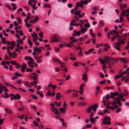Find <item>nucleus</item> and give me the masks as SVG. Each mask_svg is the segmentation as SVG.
<instances>
[{"label": "nucleus", "mask_w": 129, "mask_h": 129, "mask_svg": "<svg viewBox=\"0 0 129 129\" xmlns=\"http://www.w3.org/2000/svg\"><path fill=\"white\" fill-rule=\"evenodd\" d=\"M80 14V12L79 11H76L75 12L74 14L75 15H79Z\"/></svg>", "instance_id": "60"}, {"label": "nucleus", "mask_w": 129, "mask_h": 129, "mask_svg": "<svg viewBox=\"0 0 129 129\" xmlns=\"http://www.w3.org/2000/svg\"><path fill=\"white\" fill-rule=\"evenodd\" d=\"M111 94H113L114 96H117L119 95V93L117 92H111L110 93Z\"/></svg>", "instance_id": "18"}, {"label": "nucleus", "mask_w": 129, "mask_h": 129, "mask_svg": "<svg viewBox=\"0 0 129 129\" xmlns=\"http://www.w3.org/2000/svg\"><path fill=\"white\" fill-rule=\"evenodd\" d=\"M11 63L13 65H16L17 64L16 62L14 61H11Z\"/></svg>", "instance_id": "42"}, {"label": "nucleus", "mask_w": 129, "mask_h": 129, "mask_svg": "<svg viewBox=\"0 0 129 129\" xmlns=\"http://www.w3.org/2000/svg\"><path fill=\"white\" fill-rule=\"evenodd\" d=\"M87 77V74L86 73L84 74L82 76V79L85 82H87L88 80Z\"/></svg>", "instance_id": "4"}, {"label": "nucleus", "mask_w": 129, "mask_h": 129, "mask_svg": "<svg viewBox=\"0 0 129 129\" xmlns=\"http://www.w3.org/2000/svg\"><path fill=\"white\" fill-rule=\"evenodd\" d=\"M59 63H60L61 65V69L62 70H63V68L66 65V63L64 62H62L61 61H59Z\"/></svg>", "instance_id": "11"}, {"label": "nucleus", "mask_w": 129, "mask_h": 129, "mask_svg": "<svg viewBox=\"0 0 129 129\" xmlns=\"http://www.w3.org/2000/svg\"><path fill=\"white\" fill-rule=\"evenodd\" d=\"M110 113V112L109 111H108L107 109H105L104 110V113Z\"/></svg>", "instance_id": "61"}, {"label": "nucleus", "mask_w": 129, "mask_h": 129, "mask_svg": "<svg viewBox=\"0 0 129 129\" xmlns=\"http://www.w3.org/2000/svg\"><path fill=\"white\" fill-rule=\"evenodd\" d=\"M35 64V63L34 62V61H28L27 62V64L28 65H29V64Z\"/></svg>", "instance_id": "36"}, {"label": "nucleus", "mask_w": 129, "mask_h": 129, "mask_svg": "<svg viewBox=\"0 0 129 129\" xmlns=\"http://www.w3.org/2000/svg\"><path fill=\"white\" fill-rule=\"evenodd\" d=\"M91 126V124H86V128H90Z\"/></svg>", "instance_id": "56"}, {"label": "nucleus", "mask_w": 129, "mask_h": 129, "mask_svg": "<svg viewBox=\"0 0 129 129\" xmlns=\"http://www.w3.org/2000/svg\"><path fill=\"white\" fill-rule=\"evenodd\" d=\"M73 95L72 96V98H73L74 97H76L78 96V95L77 94V93H73Z\"/></svg>", "instance_id": "51"}, {"label": "nucleus", "mask_w": 129, "mask_h": 129, "mask_svg": "<svg viewBox=\"0 0 129 129\" xmlns=\"http://www.w3.org/2000/svg\"><path fill=\"white\" fill-rule=\"evenodd\" d=\"M6 85H7L15 89H16V90L17 89V88H16L15 86L13 85H11L9 83H6Z\"/></svg>", "instance_id": "15"}, {"label": "nucleus", "mask_w": 129, "mask_h": 129, "mask_svg": "<svg viewBox=\"0 0 129 129\" xmlns=\"http://www.w3.org/2000/svg\"><path fill=\"white\" fill-rule=\"evenodd\" d=\"M129 71V68L127 67V69H126V70L125 71L123 72V75H124L126 73V72L127 71Z\"/></svg>", "instance_id": "48"}, {"label": "nucleus", "mask_w": 129, "mask_h": 129, "mask_svg": "<svg viewBox=\"0 0 129 129\" xmlns=\"http://www.w3.org/2000/svg\"><path fill=\"white\" fill-rule=\"evenodd\" d=\"M35 22H36L37 21L39 20V18L37 16H35V19H34Z\"/></svg>", "instance_id": "26"}, {"label": "nucleus", "mask_w": 129, "mask_h": 129, "mask_svg": "<svg viewBox=\"0 0 129 129\" xmlns=\"http://www.w3.org/2000/svg\"><path fill=\"white\" fill-rule=\"evenodd\" d=\"M38 83V82L37 81H35V80H34L33 82H29V85L30 86V87H31V86L35 84H36Z\"/></svg>", "instance_id": "7"}, {"label": "nucleus", "mask_w": 129, "mask_h": 129, "mask_svg": "<svg viewBox=\"0 0 129 129\" xmlns=\"http://www.w3.org/2000/svg\"><path fill=\"white\" fill-rule=\"evenodd\" d=\"M110 120L111 119L109 116L107 117V116H105L103 121L102 123L103 124L105 125H110L111 124Z\"/></svg>", "instance_id": "1"}, {"label": "nucleus", "mask_w": 129, "mask_h": 129, "mask_svg": "<svg viewBox=\"0 0 129 129\" xmlns=\"http://www.w3.org/2000/svg\"><path fill=\"white\" fill-rule=\"evenodd\" d=\"M73 19H74L73 20L75 21V22H77L79 20V18L77 16H75L74 18Z\"/></svg>", "instance_id": "32"}, {"label": "nucleus", "mask_w": 129, "mask_h": 129, "mask_svg": "<svg viewBox=\"0 0 129 129\" xmlns=\"http://www.w3.org/2000/svg\"><path fill=\"white\" fill-rule=\"evenodd\" d=\"M98 104H95L92 106H90L91 108V109H96L98 108Z\"/></svg>", "instance_id": "8"}, {"label": "nucleus", "mask_w": 129, "mask_h": 129, "mask_svg": "<svg viewBox=\"0 0 129 129\" xmlns=\"http://www.w3.org/2000/svg\"><path fill=\"white\" fill-rule=\"evenodd\" d=\"M55 51L56 52H59V49L58 47H54Z\"/></svg>", "instance_id": "53"}, {"label": "nucleus", "mask_w": 129, "mask_h": 129, "mask_svg": "<svg viewBox=\"0 0 129 129\" xmlns=\"http://www.w3.org/2000/svg\"><path fill=\"white\" fill-rule=\"evenodd\" d=\"M104 59L107 62H109L110 58L107 56H106L104 57Z\"/></svg>", "instance_id": "14"}, {"label": "nucleus", "mask_w": 129, "mask_h": 129, "mask_svg": "<svg viewBox=\"0 0 129 129\" xmlns=\"http://www.w3.org/2000/svg\"><path fill=\"white\" fill-rule=\"evenodd\" d=\"M75 22V21L74 20H73L71 22H70V25L71 26H73V25L74 24V23Z\"/></svg>", "instance_id": "45"}, {"label": "nucleus", "mask_w": 129, "mask_h": 129, "mask_svg": "<svg viewBox=\"0 0 129 129\" xmlns=\"http://www.w3.org/2000/svg\"><path fill=\"white\" fill-rule=\"evenodd\" d=\"M71 43H70V42H69L68 44H66V45L67 46L69 47H72V44H71Z\"/></svg>", "instance_id": "40"}, {"label": "nucleus", "mask_w": 129, "mask_h": 129, "mask_svg": "<svg viewBox=\"0 0 129 129\" xmlns=\"http://www.w3.org/2000/svg\"><path fill=\"white\" fill-rule=\"evenodd\" d=\"M54 42H58L59 41V39L58 37H55L53 39Z\"/></svg>", "instance_id": "22"}, {"label": "nucleus", "mask_w": 129, "mask_h": 129, "mask_svg": "<svg viewBox=\"0 0 129 129\" xmlns=\"http://www.w3.org/2000/svg\"><path fill=\"white\" fill-rule=\"evenodd\" d=\"M2 41L3 44H5L6 43V38L5 37H3L2 39Z\"/></svg>", "instance_id": "24"}, {"label": "nucleus", "mask_w": 129, "mask_h": 129, "mask_svg": "<svg viewBox=\"0 0 129 129\" xmlns=\"http://www.w3.org/2000/svg\"><path fill=\"white\" fill-rule=\"evenodd\" d=\"M86 104L84 102H79L77 103V106L79 107L82 106L86 105Z\"/></svg>", "instance_id": "5"}, {"label": "nucleus", "mask_w": 129, "mask_h": 129, "mask_svg": "<svg viewBox=\"0 0 129 129\" xmlns=\"http://www.w3.org/2000/svg\"><path fill=\"white\" fill-rule=\"evenodd\" d=\"M84 26L85 27L89 28L90 26V24L89 23H87L84 24Z\"/></svg>", "instance_id": "39"}, {"label": "nucleus", "mask_w": 129, "mask_h": 129, "mask_svg": "<svg viewBox=\"0 0 129 129\" xmlns=\"http://www.w3.org/2000/svg\"><path fill=\"white\" fill-rule=\"evenodd\" d=\"M80 3H83V4H84L85 5H87L88 3L87 2V1H86V0L81 1L80 2Z\"/></svg>", "instance_id": "20"}, {"label": "nucleus", "mask_w": 129, "mask_h": 129, "mask_svg": "<svg viewBox=\"0 0 129 129\" xmlns=\"http://www.w3.org/2000/svg\"><path fill=\"white\" fill-rule=\"evenodd\" d=\"M98 60L100 61V62L101 64H104L105 63V61L102 58H100Z\"/></svg>", "instance_id": "29"}, {"label": "nucleus", "mask_w": 129, "mask_h": 129, "mask_svg": "<svg viewBox=\"0 0 129 129\" xmlns=\"http://www.w3.org/2000/svg\"><path fill=\"white\" fill-rule=\"evenodd\" d=\"M36 4H34L32 6V7L34 10H36L37 9V7H36Z\"/></svg>", "instance_id": "43"}, {"label": "nucleus", "mask_w": 129, "mask_h": 129, "mask_svg": "<svg viewBox=\"0 0 129 129\" xmlns=\"http://www.w3.org/2000/svg\"><path fill=\"white\" fill-rule=\"evenodd\" d=\"M33 71V69H29L27 68L26 69V71L27 72H32Z\"/></svg>", "instance_id": "44"}, {"label": "nucleus", "mask_w": 129, "mask_h": 129, "mask_svg": "<svg viewBox=\"0 0 129 129\" xmlns=\"http://www.w3.org/2000/svg\"><path fill=\"white\" fill-rule=\"evenodd\" d=\"M36 93L37 94H39L40 95V96L42 98L43 97L44 95L42 93H40L38 91H37L36 92Z\"/></svg>", "instance_id": "28"}, {"label": "nucleus", "mask_w": 129, "mask_h": 129, "mask_svg": "<svg viewBox=\"0 0 129 129\" xmlns=\"http://www.w3.org/2000/svg\"><path fill=\"white\" fill-rule=\"evenodd\" d=\"M118 58L122 62H123L125 63H127L128 62V59L126 58H124L120 57H118Z\"/></svg>", "instance_id": "3"}, {"label": "nucleus", "mask_w": 129, "mask_h": 129, "mask_svg": "<svg viewBox=\"0 0 129 129\" xmlns=\"http://www.w3.org/2000/svg\"><path fill=\"white\" fill-rule=\"evenodd\" d=\"M17 20L18 22L19 23H21V18L19 17H18L17 18Z\"/></svg>", "instance_id": "38"}, {"label": "nucleus", "mask_w": 129, "mask_h": 129, "mask_svg": "<svg viewBox=\"0 0 129 129\" xmlns=\"http://www.w3.org/2000/svg\"><path fill=\"white\" fill-rule=\"evenodd\" d=\"M11 46L12 47H14V46L16 44V42L14 41H12L11 42Z\"/></svg>", "instance_id": "54"}, {"label": "nucleus", "mask_w": 129, "mask_h": 129, "mask_svg": "<svg viewBox=\"0 0 129 129\" xmlns=\"http://www.w3.org/2000/svg\"><path fill=\"white\" fill-rule=\"evenodd\" d=\"M96 89L97 90V92H98L100 90V87L99 86H98L96 87Z\"/></svg>", "instance_id": "63"}, {"label": "nucleus", "mask_w": 129, "mask_h": 129, "mask_svg": "<svg viewBox=\"0 0 129 129\" xmlns=\"http://www.w3.org/2000/svg\"><path fill=\"white\" fill-rule=\"evenodd\" d=\"M68 60V58L67 57H64L63 60L64 61H67Z\"/></svg>", "instance_id": "55"}, {"label": "nucleus", "mask_w": 129, "mask_h": 129, "mask_svg": "<svg viewBox=\"0 0 129 129\" xmlns=\"http://www.w3.org/2000/svg\"><path fill=\"white\" fill-rule=\"evenodd\" d=\"M5 111L7 112L9 114H11L13 113L12 111L10 109L6 108L5 109Z\"/></svg>", "instance_id": "9"}, {"label": "nucleus", "mask_w": 129, "mask_h": 129, "mask_svg": "<svg viewBox=\"0 0 129 129\" xmlns=\"http://www.w3.org/2000/svg\"><path fill=\"white\" fill-rule=\"evenodd\" d=\"M16 96L15 95V98L16 100H19L20 98V95L18 93H16L15 94Z\"/></svg>", "instance_id": "12"}, {"label": "nucleus", "mask_w": 129, "mask_h": 129, "mask_svg": "<svg viewBox=\"0 0 129 129\" xmlns=\"http://www.w3.org/2000/svg\"><path fill=\"white\" fill-rule=\"evenodd\" d=\"M117 36H118V38L117 40L118 41H120L121 39H122V36H119L118 35H117Z\"/></svg>", "instance_id": "41"}, {"label": "nucleus", "mask_w": 129, "mask_h": 129, "mask_svg": "<svg viewBox=\"0 0 129 129\" xmlns=\"http://www.w3.org/2000/svg\"><path fill=\"white\" fill-rule=\"evenodd\" d=\"M32 25L30 24H29L28 23L25 25V26L28 28L31 27V26H32Z\"/></svg>", "instance_id": "64"}, {"label": "nucleus", "mask_w": 129, "mask_h": 129, "mask_svg": "<svg viewBox=\"0 0 129 129\" xmlns=\"http://www.w3.org/2000/svg\"><path fill=\"white\" fill-rule=\"evenodd\" d=\"M124 93L125 96H126L128 94V92L126 90H125L124 91Z\"/></svg>", "instance_id": "59"}, {"label": "nucleus", "mask_w": 129, "mask_h": 129, "mask_svg": "<svg viewBox=\"0 0 129 129\" xmlns=\"http://www.w3.org/2000/svg\"><path fill=\"white\" fill-rule=\"evenodd\" d=\"M33 33H34L33 35H32L31 36L32 37L34 38V37H37L38 36V34L36 33H35L34 32H33Z\"/></svg>", "instance_id": "27"}, {"label": "nucleus", "mask_w": 129, "mask_h": 129, "mask_svg": "<svg viewBox=\"0 0 129 129\" xmlns=\"http://www.w3.org/2000/svg\"><path fill=\"white\" fill-rule=\"evenodd\" d=\"M90 120L91 122L92 123H93L95 121L96 119L95 118H90Z\"/></svg>", "instance_id": "19"}, {"label": "nucleus", "mask_w": 129, "mask_h": 129, "mask_svg": "<svg viewBox=\"0 0 129 129\" xmlns=\"http://www.w3.org/2000/svg\"><path fill=\"white\" fill-rule=\"evenodd\" d=\"M14 75L18 77H19L23 76L22 75H21V74L19 73L18 72L15 73H14Z\"/></svg>", "instance_id": "16"}, {"label": "nucleus", "mask_w": 129, "mask_h": 129, "mask_svg": "<svg viewBox=\"0 0 129 129\" xmlns=\"http://www.w3.org/2000/svg\"><path fill=\"white\" fill-rule=\"evenodd\" d=\"M105 81L106 80H104L103 81H100V83L101 84H104L105 83Z\"/></svg>", "instance_id": "52"}, {"label": "nucleus", "mask_w": 129, "mask_h": 129, "mask_svg": "<svg viewBox=\"0 0 129 129\" xmlns=\"http://www.w3.org/2000/svg\"><path fill=\"white\" fill-rule=\"evenodd\" d=\"M39 35L40 38H42L43 37V32L41 31L39 34Z\"/></svg>", "instance_id": "37"}, {"label": "nucleus", "mask_w": 129, "mask_h": 129, "mask_svg": "<svg viewBox=\"0 0 129 129\" xmlns=\"http://www.w3.org/2000/svg\"><path fill=\"white\" fill-rule=\"evenodd\" d=\"M22 82L23 84L27 87H30L29 82L28 81H23Z\"/></svg>", "instance_id": "2"}, {"label": "nucleus", "mask_w": 129, "mask_h": 129, "mask_svg": "<svg viewBox=\"0 0 129 129\" xmlns=\"http://www.w3.org/2000/svg\"><path fill=\"white\" fill-rule=\"evenodd\" d=\"M6 6L7 8H8V9L9 10H12V8L11 7V6L7 4H6Z\"/></svg>", "instance_id": "31"}, {"label": "nucleus", "mask_w": 129, "mask_h": 129, "mask_svg": "<svg viewBox=\"0 0 129 129\" xmlns=\"http://www.w3.org/2000/svg\"><path fill=\"white\" fill-rule=\"evenodd\" d=\"M14 25L15 26H17L18 25V24L16 21L14 22Z\"/></svg>", "instance_id": "58"}, {"label": "nucleus", "mask_w": 129, "mask_h": 129, "mask_svg": "<svg viewBox=\"0 0 129 129\" xmlns=\"http://www.w3.org/2000/svg\"><path fill=\"white\" fill-rule=\"evenodd\" d=\"M113 46L117 50H118L119 51H120V48L118 46H116V45H114Z\"/></svg>", "instance_id": "30"}, {"label": "nucleus", "mask_w": 129, "mask_h": 129, "mask_svg": "<svg viewBox=\"0 0 129 129\" xmlns=\"http://www.w3.org/2000/svg\"><path fill=\"white\" fill-rule=\"evenodd\" d=\"M96 41V40L95 38L92 39V41L93 44H94L95 43Z\"/></svg>", "instance_id": "57"}, {"label": "nucleus", "mask_w": 129, "mask_h": 129, "mask_svg": "<svg viewBox=\"0 0 129 129\" xmlns=\"http://www.w3.org/2000/svg\"><path fill=\"white\" fill-rule=\"evenodd\" d=\"M126 13V12L125 11V10L123 11H122V13L120 15H121V16H124L125 15V14Z\"/></svg>", "instance_id": "49"}, {"label": "nucleus", "mask_w": 129, "mask_h": 129, "mask_svg": "<svg viewBox=\"0 0 129 129\" xmlns=\"http://www.w3.org/2000/svg\"><path fill=\"white\" fill-rule=\"evenodd\" d=\"M87 28H82V27L81 28V32L82 34H84L87 30Z\"/></svg>", "instance_id": "10"}, {"label": "nucleus", "mask_w": 129, "mask_h": 129, "mask_svg": "<svg viewBox=\"0 0 129 129\" xmlns=\"http://www.w3.org/2000/svg\"><path fill=\"white\" fill-rule=\"evenodd\" d=\"M27 41L28 42V44L30 46H32L33 45V44L31 42L30 40L29 39H28V40Z\"/></svg>", "instance_id": "46"}, {"label": "nucleus", "mask_w": 129, "mask_h": 129, "mask_svg": "<svg viewBox=\"0 0 129 129\" xmlns=\"http://www.w3.org/2000/svg\"><path fill=\"white\" fill-rule=\"evenodd\" d=\"M52 61L53 62H59V61H61L60 60H59L55 58H52Z\"/></svg>", "instance_id": "17"}, {"label": "nucleus", "mask_w": 129, "mask_h": 129, "mask_svg": "<svg viewBox=\"0 0 129 129\" xmlns=\"http://www.w3.org/2000/svg\"><path fill=\"white\" fill-rule=\"evenodd\" d=\"M43 7L44 8L47 7L48 8H50V5L48 4H46Z\"/></svg>", "instance_id": "34"}, {"label": "nucleus", "mask_w": 129, "mask_h": 129, "mask_svg": "<svg viewBox=\"0 0 129 129\" xmlns=\"http://www.w3.org/2000/svg\"><path fill=\"white\" fill-rule=\"evenodd\" d=\"M83 56V54L82 51H80L79 53L77 54V56L79 57L82 56Z\"/></svg>", "instance_id": "23"}, {"label": "nucleus", "mask_w": 129, "mask_h": 129, "mask_svg": "<svg viewBox=\"0 0 129 129\" xmlns=\"http://www.w3.org/2000/svg\"><path fill=\"white\" fill-rule=\"evenodd\" d=\"M31 77L32 78H33L34 80H36L37 79L38 76H31Z\"/></svg>", "instance_id": "33"}, {"label": "nucleus", "mask_w": 129, "mask_h": 129, "mask_svg": "<svg viewBox=\"0 0 129 129\" xmlns=\"http://www.w3.org/2000/svg\"><path fill=\"white\" fill-rule=\"evenodd\" d=\"M76 58L74 56L71 57L70 58V59L73 60H76Z\"/></svg>", "instance_id": "50"}, {"label": "nucleus", "mask_w": 129, "mask_h": 129, "mask_svg": "<svg viewBox=\"0 0 129 129\" xmlns=\"http://www.w3.org/2000/svg\"><path fill=\"white\" fill-rule=\"evenodd\" d=\"M91 108L90 106L87 108V109L86 111V112L88 113H90L91 111Z\"/></svg>", "instance_id": "25"}, {"label": "nucleus", "mask_w": 129, "mask_h": 129, "mask_svg": "<svg viewBox=\"0 0 129 129\" xmlns=\"http://www.w3.org/2000/svg\"><path fill=\"white\" fill-rule=\"evenodd\" d=\"M59 111L63 114H64L66 112V109L64 108H60L59 109Z\"/></svg>", "instance_id": "6"}, {"label": "nucleus", "mask_w": 129, "mask_h": 129, "mask_svg": "<svg viewBox=\"0 0 129 129\" xmlns=\"http://www.w3.org/2000/svg\"><path fill=\"white\" fill-rule=\"evenodd\" d=\"M22 108L20 107L18 109V110L19 111H23L24 110V106L22 104L21 105Z\"/></svg>", "instance_id": "13"}, {"label": "nucleus", "mask_w": 129, "mask_h": 129, "mask_svg": "<svg viewBox=\"0 0 129 129\" xmlns=\"http://www.w3.org/2000/svg\"><path fill=\"white\" fill-rule=\"evenodd\" d=\"M100 26V27H102L104 26V23L103 20H100L99 21Z\"/></svg>", "instance_id": "21"}, {"label": "nucleus", "mask_w": 129, "mask_h": 129, "mask_svg": "<svg viewBox=\"0 0 129 129\" xmlns=\"http://www.w3.org/2000/svg\"><path fill=\"white\" fill-rule=\"evenodd\" d=\"M120 41H118V42L115 43V44L116 45H118V46H120Z\"/></svg>", "instance_id": "62"}, {"label": "nucleus", "mask_w": 129, "mask_h": 129, "mask_svg": "<svg viewBox=\"0 0 129 129\" xmlns=\"http://www.w3.org/2000/svg\"><path fill=\"white\" fill-rule=\"evenodd\" d=\"M33 123L36 126H37L38 125V123L35 121H33Z\"/></svg>", "instance_id": "35"}, {"label": "nucleus", "mask_w": 129, "mask_h": 129, "mask_svg": "<svg viewBox=\"0 0 129 129\" xmlns=\"http://www.w3.org/2000/svg\"><path fill=\"white\" fill-rule=\"evenodd\" d=\"M31 95L32 96V98L33 99L35 100H37V97L36 95L33 94H31Z\"/></svg>", "instance_id": "47"}]
</instances>
